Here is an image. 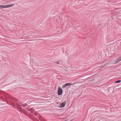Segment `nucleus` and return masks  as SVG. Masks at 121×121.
Segmentation results:
<instances>
[{"mask_svg": "<svg viewBox=\"0 0 121 121\" xmlns=\"http://www.w3.org/2000/svg\"><path fill=\"white\" fill-rule=\"evenodd\" d=\"M121 80H118V81H115L114 82V83H119L120 82H121Z\"/></svg>", "mask_w": 121, "mask_h": 121, "instance_id": "nucleus-7", "label": "nucleus"}, {"mask_svg": "<svg viewBox=\"0 0 121 121\" xmlns=\"http://www.w3.org/2000/svg\"><path fill=\"white\" fill-rule=\"evenodd\" d=\"M66 102L65 101H64L62 103L60 104L59 106L61 108L64 107L66 104Z\"/></svg>", "mask_w": 121, "mask_h": 121, "instance_id": "nucleus-3", "label": "nucleus"}, {"mask_svg": "<svg viewBox=\"0 0 121 121\" xmlns=\"http://www.w3.org/2000/svg\"><path fill=\"white\" fill-rule=\"evenodd\" d=\"M56 63L58 64H59V63L58 62H56Z\"/></svg>", "mask_w": 121, "mask_h": 121, "instance_id": "nucleus-9", "label": "nucleus"}, {"mask_svg": "<svg viewBox=\"0 0 121 121\" xmlns=\"http://www.w3.org/2000/svg\"><path fill=\"white\" fill-rule=\"evenodd\" d=\"M63 90L60 88H59L58 91V94L59 95H60L62 93Z\"/></svg>", "mask_w": 121, "mask_h": 121, "instance_id": "nucleus-1", "label": "nucleus"}, {"mask_svg": "<svg viewBox=\"0 0 121 121\" xmlns=\"http://www.w3.org/2000/svg\"><path fill=\"white\" fill-rule=\"evenodd\" d=\"M71 83H68L65 84L62 87V88L64 89L65 88L66 86H69L72 84Z\"/></svg>", "mask_w": 121, "mask_h": 121, "instance_id": "nucleus-2", "label": "nucleus"}, {"mask_svg": "<svg viewBox=\"0 0 121 121\" xmlns=\"http://www.w3.org/2000/svg\"><path fill=\"white\" fill-rule=\"evenodd\" d=\"M14 4H9V5H6V8H9V7H10L14 6Z\"/></svg>", "mask_w": 121, "mask_h": 121, "instance_id": "nucleus-4", "label": "nucleus"}, {"mask_svg": "<svg viewBox=\"0 0 121 121\" xmlns=\"http://www.w3.org/2000/svg\"><path fill=\"white\" fill-rule=\"evenodd\" d=\"M21 106L24 108H26V107L27 106V105L26 104H22V105Z\"/></svg>", "mask_w": 121, "mask_h": 121, "instance_id": "nucleus-5", "label": "nucleus"}, {"mask_svg": "<svg viewBox=\"0 0 121 121\" xmlns=\"http://www.w3.org/2000/svg\"><path fill=\"white\" fill-rule=\"evenodd\" d=\"M118 60V61L117 62H116L115 63L116 64L117 63L119 62V61H120L121 60V57L120 58H119V59H118V60Z\"/></svg>", "mask_w": 121, "mask_h": 121, "instance_id": "nucleus-8", "label": "nucleus"}, {"mask_svg": "<svg viewBox=\"0 0 121 121\" xmlns=\"http://www.w3.org/2000/svg\"><path fill=\"white\" fill-rule=\"evenodd\" d=\"M6 8V5H0V8Z\"/></svg>", "mask_w": 121, "mask_h": 121, "instance_id": "nucleus-6", "label": "nucleus"}]
</instances>
